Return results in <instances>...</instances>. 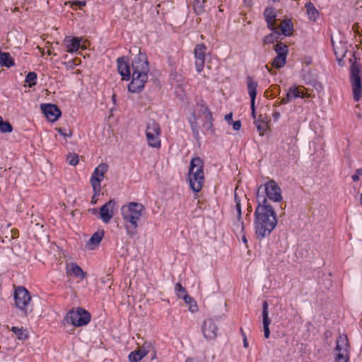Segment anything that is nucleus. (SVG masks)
<instances>
[{"mask_svg":"<svg viewBox=\"0 0 362 362\" xmlns=\"http://www.w3.org/2000/svg\"><path fill=\"white\" fill-rule=\"evenodd\" d=\"M115 98H116V95L114 94L112 97V100L115 102Z\"/></svg>","mask_w":362,"mask_h":362,"instance_id":"obj_60","label":"nucleus"},{"mask_svg":"<svg viewBox=\"0 0 362 362\" xmlns=\"http://www.w3.org/2000/svg\"><path fill=\"white\" fill-rule=\"evenodd\" d=\"M151 349V344L146 345L144 344L142 346L139 347L137 350L132 351L129 355V359L130 362H139L144 357H145L147 354L149 352Z\"/></svg>","mask_w":362,"mask_h":362,"instance_id":"obj_19","label":"nucleus"},{"mask_svg":"<svg viewBox=\"0 0 362 362\" xmlns=\"http://www.w3.org/2000/svg\"><path fill=\"white\" fill-rule=\"evenodd\" d=\"M351 86H361V78L360 76V69L357 65L353 64L351 69Z\"/></svg>","mask_w":362,"mask_h":362,"instance_id":"obj_23","label":"nucleus"},{"mask_svg":"<svg viewBox=\"0 0 362 362\" xmlns=\"http://www.w3.org/2000/svg\"><path fill=\"white\" fill-rule=\"evenodd\" d=\"M47 54L48 55H51V54H52V51L50 49H49V50H47Z\"/></svg>","mask_w":362,"mask_h":362,"instance_id":"obj_59","label":"nucleus"},{"mask_svg":"<svg viewBox=\"0 0 362 362\" xmlns=\"http://www.w3.org/2000/svg\"><path fill=\"white\" fill-rule=\"evenodd\" d=\"M265 21L267 23V26L269 29H274L276 27V13L273 8H267L264 12Z\"/></svg>","mask_w":362,"mask_h":362,"instance_id":"obj_21","label":"nucleus"},{"mask_svg":"<svg viewBox=\"0 0 362 362\" xmlns=\"http://www.w3.org/2000/svg\"><path fill=\"white\" fill-rule=\"evenodd\" d=\"M132 79L128 86V90L131 93H139L141 91L148 81V73L149 71L147 57L145 54L139 52L132 62Z\"/></svg>","mask_w":362,"mask_h":362,"instance_id":"obj_2","label":"nucleus"},{"mask_svg":"<svg viewBox=\"0 0 362 362\" xmlns=\"http://www.w3.org/2000/svg\"><path fill=\"white\" fill-rule=\"evenodd\" d=\"M117 62V70L119 74L122 76L123 80H129L131 76V69L128 62L125 57L118 58Z\"/></svg>","mask_w":362,"mask_h":362,"instance_id":"obj_17","label":"nucleus"},{"mask_svg":"<svg viewBox=\"0 0 362 362\" xmlns=\"http://www.w3.org/2000/svg\"><path fill=\"white\" fill-rule=\"evenodd\" d=\"M334 362H349V356L337 354L334 358Z\"/></svg>","mask_w":362,"mask_h":362,"instance_id":"obj_43","label":"nucleus"},{"mask_svg":"<svg viewBox=\"0 0 362 362\" xmlns=\"http://www.w3.org/2000/svg\"><path fill=\"white\" fill-rule=\"evenodd\" d=\"M358 27V24H354V26H353V29L356 30L357 32H358V30H357V28Z\"/></svg>","mask_w":362,"mask_h":362,"instance_id":"obj_57","label":"nucleus"},{"mask_svg":"<svg viewBox=\"0 0 362 362\" xmlns=\"http://www.w3.org/2000/svg\"><path fill=\"white\" fill-rule=\"evenodd\" d=\"M257 130L259 133L260 136H263L264 133L266 132L267 129V124H259L257 125Z\"/></svg>","mask_w":362,"mask_h":362,"instance_id":"obj_44","label":"nucleus"},{"mask_svg":"<svg viewBox=\"0 0 362 362\" xmlns=\"http://www.w3.org/2000/svg\"><path fill=\"white\" fill-rule=\"evenodd\" d=\"M13 131V127L8 122H4L0 116V132L1 133H10Z\"/></svg>","mask_w":362,"mask_h":362,"instance_id":"obj_36","label":"nucleus"},{"mask_svg":"<svg viewBox=\"0 0 362 362\" xmlns=\"http://www.w3.org/2000/svg\"><path fill=\"white\" fill-rule=\"evenodd\" d=\"M175 289L177 292V296L178 298H182L183 296H185V294H187L185 288H184L180 283L175 284Z\"/></svg>","mask_w":362,"mask_h":362,"instance_id":"obj_40","label":"nucleus"},{"mask_svg":"<svg viewBox=\"0 0 362 362\" xmlns=\"http://www.w3.org/2000/svg\"><path fill=\"white\" fill-rule=\"evenodd\" d=\"M310 95L305 91L303 86L291 87L288 90L286 97L281 98V103H288L292 100L298 98H309Z\"/></svg>","mask_w":362,"mask_h":362,"instance_id":"obj_12","label":"nucleus"},{"mask_svg":"<svg viewBox=\"0 0 362 362\" xmlns=\"http://www.w3.org/2000/svg\"><path fill=\"white\" fill-rule=\"evenodd\" d=\"M245 230L244 223L241 218H237V221L234 223L233 230L237 235L243 233Z\"/></svg>","mask_w":362,"mask_h":362,"instance_id":"obj_37","label":"nucleus"},{"mask_svg":"<svg viewBox=\"0 0 362 362\" xmlns=\"http://www.w3.org/2000/svg\"><path fill=\"white\" fill-rule=\"evenodd\" d=\"M279 28V31L281 30V33L285 36H291L293 32V23L291 20H284L279 26H276Z\"/></svg>","mask_w":362,"mask_h":362,"instance_id":"obj_24","label":"nucleus"},{"mask_svg":"<svg viewBox=\"0 0 362 362\" xmlns=\"http://www.w3.org/2000/svg\"><path fill=\"white\" fill-rule=\"evenodd\" d=\"M285 104H286V103H281V101H276L274 105L275 107H278V106H279V105H285Z\"/></svg>","mask_w":362,"mask_h":362,"instance_id":"obj_53","label":"nucleus"},{"mask_svg":"<svg viewBox=\"0 0 362 362\" xmlns=\"http://www.w3.org/2000/svg\"><path fill=\"white\" fill-rule=\"evenodd\" d=\"M335 350L337 351V354L349 356V343L346 335L340 334L339 336Z\"/></svg>","mask_w":362,"mask_h":362,"instance_id":"obj_16","label":"nucleus"},{"mask_svg":"<svg viewBox=\"0 0 362 362\" xmlns=\"http://www.w3.org/2000/svg\"><path fill=\"white\" fill-rule=\"evenodd\" d=\"M247 84L248 93L250 97V99L255 100L256 95H257V88L258 86L257 83L254 81L251 76H247Z\"/></svg>","mask_w":362,"mask_h":362,"instance_id":"obj_25","label":"nucleus"},{"mask_svg":"<svg viewBox=\"0 0 362 362\" xmlns=\"http://www.w3.org/2000/svg\"><path fill=\"white\" fill-rule=\"evenodd\" d=\"M115 206V201L111 199L101 206L100 209L99 216L104 223H109L110 221L113 217Z\"/></svg>","mask_w":362,"mask_h":362,"instance_id":"obj_14","label":"nucleus"},{"mask_svg":"<svg viewBox=\"0 0 362 362\" xmlns=\"http://www.w3.org/2000/svg\"><path fill=\"white\" fill-rule=\"evenodd\" d=\"M335 54L337 56L338 55V52L337 51H335Z\"/></svg>","mask_w":362,"mask_h":362,"instance_id":"obj_64","label":"nucleus"},{"mask_svg":"<svg viewBox=\"0 0 362 362\" xmlns=\"http://www.w3.org/2000/svg\"><path fill=\"white\" fill-rule=\"evenodd\" d=\"M273 115V117L274 118L275 120H278L279 118H280V113L277 111H274L272 114Z\"/></svg>","mask_w":362,"mask_h":362,"instance_id":"obj_48","label":"nucleus"},{"mask_svg":"<svg viewBox=\"0 0 362 362\" xmlns=\"http://www.w3.org/2000/svg\"><path fill=\"white\" fill-rule=\"evenodd\" d=\"M66 160L69 165L75 166L78 163V156L76 153H69L66 156Z\"/></svg>","mask_w":362,"mask_h":362,"instance_id":"obj_39","label":"nucleus"},{"mask_svg":"<svg viewBox=\"0 0 362 362\" xmlns=\"http://www.w3.org/2000/svg\"><path fill=\"white\" fill-rule=\"evenodd\" d=\"M240 332H241V334H242V337H243V339H247L246 334H245V333L244 332V331H243V329L242 328H240Z\"/></svg>","mask_w":362,"mask_h":362,"instance_id":"obj_54","label":"nucleus"},{"mask_svg":"<svg viewBox=\"0 0 362 362\" xmlns=\"http://www.w3.org/2000/svg\"><path fill=\"white\" fill-rule=\"evenodd\" d=\"M90 314L83 308H78L76 310H70L64 319L67 323L75 327L87 325L90 320Z\"/></svg>","mask_w":362,"mask_h":362,"instance_id":"obj_6","label":"nucleus"},{"mask_svg":"<svg viewBox=\"0 0 362 362\" xmlns=\"http://www.w3.org/2000/svg\"><path fill=\"white\" fill-rule=\"evenodd\" d=\"M56 130L64 138H69L73 135V131L70 129L56 128Z\"/></svg>","mask_w":362,"mask_h":362,"instance_id":"obj_42","label":"nucleus"},{"mask_svg":"<svg viewBox=\"0 0 362 362\" xmlns=\"http://www.w3.org/2000/svg\"><path fill=\"white\" fill-rule=\"evenodd\" d=\"M100 190L101 189H99L98 192L96 193L95 191H93V195L92 197V199H91V203L92 204H95L96 202H97V199H98V197H99L100 194Z\"/></svg>","mask_w":362,"mask_h":362,"instance_id":"obj_46","label":"nucleus"},{"mask_svg":"<svg viewBox=\"0 0 362 362\" xmlns=\"http://www.w3.org/2000/svg\"><path fill=\"white\" fill-rule=\"evenodd\" d=\"M92 212H93V214H94V213H96V212H97V210H96L95 209H93L92 210Z\"/></svg>","mask_w":362,"mask_h":362,"instance_id":"obj_61","label":"nucleus"},{"mask_svg":"<svg viewBox=\"0 0 362 362\" xmlns=\"http://www.w3.org/2000/svg\"><path fill=\"white\" fill-rule=\"evenodd\" d=\"M241 127L240 121L238 120L233 123V128L234 130H239Z\"/></svg>","mask_w":362,"mask_h":362,"instance_id":"obj_47","label":"nucleus"},{"mask_svg":"<svg viewBox=\"0 0 362 362\" xmlns=\"http://www.w3.org/2000/svg\"><path fill=\"white\" fill-rule=\"evenodd\" d=\"M37 74L35 72H29L25 77V82L28 83V86L31 88L36 84Z\"/></svg>","mask_w":362,"mask_h":362,"instance_id":"obj_38","label":"nucleus"},{"mask_svg":"<svg viewBox=\"0 0 362 362\" xmlns=\"http://www.w3.org/2000/svg\"><path fill=\"white\" fill-rule=\"evenodd\" d=\"M108 170V165L106 163H100L97 166L90 177V182L93 187V191L97 193L99 189H101L100 183L103 180L105 173Z\"/></svg>","mask_w":362,"mask_h":362,"instance_id":"obj_9","label":"nucleus"},{"mask_svg":"<svg viewBox=\"0 0 362 362\" xmlns=\"http://www.w3.org/2000/svg\"><path fill=\"white\" fill-rule=\"evenodd\" d=\"M204 162L199 157L193 158L190 162L188 180L191 189L199 192L204 185Z\"/></svg>","mask_w":362,"mask_h":362,"instance_id":"obj_4","label":"nucleus"},{"mask_svg":"<svg viewBox=\"0 0 362 362\" xmlns=\"http://www.w3.org/2000/svg\"><path fill=\"white\" fill-rule=\"evenodd\" d=\"M286 62V57L277 55L273 60L272 66L277 69L283 67Z\"/></svg>","mask_w":362,"mask_h":362,"instance_id":"obj_35","label":"nucleus"},{"mask_svg":"<svg viewBox=\"0 0 362 362\" xmlns=\"http://www.w3.org/2000/svg\"><path fill=\"white\" fill-rule=\"evenodd\" d=\"M69 44L67 45V52H74L77 51L80 47L81 39L75 37L71 40H69Z\"/></svg>","mask_w":362,"mask_h":362,"instance_id":"obj_28","label":"nucleus"},{"mask_svg":"<svg viewBox=\"0 0 362 362\" xmlns=\"http://www.w3.org/2000/svg\"><path fill=\"white\" fill-rule=\"evenodd\" d=\"M252 206H248V207H247L248 213H250L252 211Z\"/></svg>","mask_w":362,"mask_h":362,"instance_id":"obj_58","label":"nucleus"},{"mask_svg":"<svg viewBox=\"0 0 362 362\" xmlns=\"http://www.w3.org/2000/svg\"><path fill=\"white\" fill-rule=\"evenodd\" d=\"M305 8L307 9L308 14L309 15V18L312 20H315L317 16H318V11L315 8L312 3H307L305 4Z\"/></svg>","mask_w":362,"mask_h":362,"instance_id":"obj_31","label":"nucleus"},{"mask_svg":"<svg viewBox=\"0 0 362 362\" xmlns=\"http://www.w3.org/2000/svg\"><path fill=\"white\" fill-rule=\"evenodd\" d=\"M206 47L204 44H199L195 47L194 53L195 57V67L198 72L203 70L205 63Z\"/></svg>","mask_w":362,"mask_h":362,"instance_id":"obj_13","label":"nucleus"},{"mask_svg":"<svg viewBox=\"0 0 362 362\" xmlns=\"http://www.w3.org/2000/svg\"><path fill=\"white\" fill-rule=\"evenodd\" d=\"M262 186L259 187L257 192L258 206L255 210V228L258 238L262 239L271 233L277 224L276 214L267 199L260 194Z\"/></svg>","mask_w":362,"mask_h":362,"instance_id":"obj_1","label":"nucleus"},{"mask_svg":"<svg viewBox=\"0 0 362 362\" xmlns=\"http://www.w3.org/2000/svg\"><path fill=\"white\" fill-rule=\"evenodd\" d=\"M241 235H242V239H243V242H244L245 243H247V239H246L245 235H244V233H242Z\"/></svg>","mask_w":362,"mask_h":362,"instance_id":"obj_55","label":"nucleus"},{"mask_svg":"<svg viewBox=\"0 0 362 362\" xmlns=\"http://www.w3.org/2000/svg\"><path fill=\"white\" fill-rule=\"evenodd\" d=\"M216 321L214 318H207L203 322L202 332L206 339H214L216 337L218 329Z\"/></svg>","mask_w":362,"mask_h":362,"instance_id":"obj_11","label":"nucleus"},{"mask_svg":"<svg viewBox=\"0 0 362 362\" xmlns=\"http://www.w3.org/2000/svg\"><path fill=\"white\" fill-rule=\"evenodd\" d=\"M206 0H194V10L197 14H202L205 11L204 4Z\"/></svg>","mask_w":362,"mask_h":362,"instance_id":"obj_32","label":"nucleus"},{"mask_svg":"<svg viewBox=\"0 0 362 362\" xmlns=\"http://www.w3.org/2000/svg\"><path fill=\"white\" fill-rule=\"evenodd\" d=\"M264 191L269 199L275 202L282 200L281 189L274 180L268 181L264 186Z\"/></svg>","mask_w":362,"mask_h":362,"instance_id":"obj_10","label":"nucleus"},{"mask_svg":"<svg viewBox=\"0 0 362 362\" xmlns=\"http://www.w3.org/2000/svg\"><path fill=\"white\" fill-rule=\"evenodd\" d=\"M104 235V230H98L93 234L89 240L87 242V243L86 244V247L90 250H95L99 245Z\"/></svg>","mask_w":362,"mask_h":362,"instance_id":"obj_20","label":"nucleus"},{"mask_svg":"<svg viewBox=\"0 0 362 362\" xmlns=\"http://www.w3.org/2000/svg\"><path fill=\"white\" fill-rule=\"evenodd\" d=\"M252 115L253 117L255 118V112H252Z\"/></svg>","mask_w":362,"mask_h":362,"instance_id":"obj_62","label":"nucleus"},{"mask_svg":"<svg viewBox=\"0 0 362 362\" xmlns=\"http://www.w3.org/2000/svg\"><path fill=\"white\" fill-rule=\"evenodd\" d=\"M274 33H270L264 37V44H270L273 43L278 39V36L280 35V32L279 31V28L274 26V29H271Z\"/></svg>","mask_w":362,"mask_h":362,"instance_id":"obj_29","label":"nucleus"},{"mask_svg":"<svg viewBox=\"0 0 362 362\" xmlns=\"http://www.w3.org/2000/svg\"><path fill=\"white\" fill-rule=\"evenodd\" d=\"M243 346L245 348H247L248 346H249V344H248V341H247V339H243Z\"/></svg>","mask_w":362,"mask_h":362,"instance_id":"obj_52","label":"nucleus"},{"mask_svg":"<svg viewBox=\"0 0 362 362\" xmlns=\"http://www.w3.org/2000/svg\"><path fill=\"white\" fill-rule=\"evenodd\" d=\"M195 112H197L198 115H202L204 117L205 122L203 124V128L206 132L211 131L212 129V113L209 111L208 107L204 103H202L197 104L195 112L193 113L194 121L191 122V127L194 136L197 138L199 132L197 123V117H196Z\"/></svg>","mask_w":362,"mask_h":362,"instance_id":"obj_5","label":"nucleus"},{"mask_svg":"<svg viewBox=\"0 0 362 362\" xmlns=\"http://www.w3.org/2000/svg\"><path fill=\"white\" fill-rule=\"evenodd\" d=\"M272 87L274 88H277L278 89V93H280L281 89H280L279 86H273Z\"/></svg>","mask_w":362,"mask_h":362,"instance_id":"obj_56","label":"nucleus"},{"mask_svg":"<svg viewBox=\"0 0 362 362\" xmlns=\"http://www.w3.org/2000/svg\"><path fill=\"white\" fill-rule=\"evenodd\" d=\"M76 5H78L80 7L86 5L85 1H76L74 3Z\"/></svg>","mask_w":362,"mask_h":362,"instance_id":"obj_51","label":"nucleus"},{"mask_svg":"<svg viewBox=\"0 0 362 362\" xmlns=\"http://www.w3.org/2000/svg\"><path fill=\"white\" fill-rule=\"evenodd\" d=\"M40 107L46 117L51 122L57 121L61 116V111L55 105L42 104Z\"/></svg>","mask_w":362,"mask_h":362,"instance_id":"obj_15","label":"nucleus"},{"mask_svg":"<svg viewBox=\"0 0 362 362\" xmlns=\"http://www.w3.org/2000/svg\"><path fill=\"white\" fill-rule=\"evenodd\" d=\"M160 134L161 129L158 123L154 120H150L146 128V136L148 146L159 148L161 146Z\"/></svg>","mask_w":362,"mask_h":362,"instance_id":"obj_7","label":"nucleus"},{"mask_svg":"<svg viewBox=\"0 0 362 362\" xmlns=\"http://www.w3.org/2000/svg\"><path fill=\"white\" fill-rule=\"evenodd\" d=\"M255 100L251 99V110L252 112H255Z\"/></svg>","mask_w":362,"mask_h":362,"instance_id":"obj_50","label":"nucleus"},{"mask_svg":"<svg viewBox=\"0 0 362 362\" xmlns=\"http://www.w3.org/2000/svg\"><path fill=\"white\" fill-rule=\"evenodd\" d=\"M266 68L269 70V71H271V69H269L268 66H266Z\"/></svg>","mask_w":362,"mask_h":362,"instance_id":"obj_63","label":"nucleus"},{"mask_svg":"<svg viewBox=\"0 0 362 362\" xmlns=\"http://www.w3.org/2000/svg\"><path fill=\"white\" fill-rule=\"evenodd\" d=\"M13 64V60L9 53L0 52V65L11 67Z\"/></svg>","mask_w":362,"mask_h":362,"instance_id":"obj_26","label":"nucleus"},{"mask_svg":"<svg viewBox=\"0 0 362 362\" xmlns=\"http://www.w3.org/2000/svg\"><path fill=\"white\" fill-rule=\"evenodd\" d=\"M144 211L145 207L142 204L134 202L122 206L121 214L129 237L132 238L137 233L138 223Z\"/></svg>","mask_w":362,"mask_h":362,"instance_id":"obj_3","label":"nucleus"},{"mask_svg":"<svg viewBox=\"0 0 362 362\" xmlns=\"http://www.w3.org/2000/svg\"><path fill=\"white\" fill-rule=\"evenodd\" d=\"M237 189H238V187H236L235 190L234 200L235 202V210L237 212V218H242L241 199L239 197L238 194H237Z\"/></svg>","mask_w":362,"mask_h":362,"instance_id":"obj_34","label":"nucleus"},{"mask_svg":"<svg viewBox=\"0 0 362 362\" xmlns=\"http://www.w3.org/2000/svg\"><path fill=\"white\" fill-rule=\"evenodd\" d=\"M354 99L356 101H358L361 97L362 93V86H353L352 87Z\"/></svg>","mask_w":362,"mask_h":362,"instance_id":"obj_41","label":"nucleus"},{"mask_svg":"<svg viewBox=\"0 0 362 362\" xmlns=\"http://www.w3.org/2000/svg\"><path fill=\"white\" fill-rule=\"evenodd\" d=\"M15 304L17 308L24 312L25 315L28 314L31 296L30 293L24 287L19 286L16 288L14 292Z\"/></svg>","mask_w":362,"mask_h":362,"instance_id":"obj_8","label":"nucleus"},{"mask_svg":"<svg viewBox=\"0 0 362 362\" xmlns=\"http://www.w3.org/2000/svg\"><path fill=\"white\" fill-rule=\"evenodd\" d=\"M182 299L188 305V309L191 313H194L198 310V306L196 301L188 294H185V296H183Z\"/></svg>","mask_w":362,"mask_h":362,"instance_id":"obj_27","label":"nucleus"},{"mask_svg":"<svg viewBox=\"0 0 362 362\" xmlns=\"http://www.w3.org/2000/svg\"><path fill=\"white\" fill-rule=\"evenodd\" d=\"M274 50L277 55L286 57L288 54V47L282 42H278L274 47Z\"/></svg>","mask_w":362,"mask_h":362,"instance_id":"obj_33","label":"nucleus"},{"mask_svg":"<svg viewBox=\"0 0 362 362\" xmlns=\"http://www.w3.org/2000/svg\"><path fill=\"white\" fill-rule=\"evenodd\" d=\"M11 330L16 334L17 338L20 340H25L28 337V332L26 329H23V328H18L17 327H13Z\"/></svg>","mask_w":362,"mask_h":362,"instance_id":"obj_30","label":"nucleus"},{"mask_svg":"<svg viewBox=\"0 0 362 362\" xmlns=\"http://www.w3.org/2000/svg\"><path fill=\"white\" fill-rule=\"evenodd\" d=\"M232 117H233V114L232 113L227 114L225 116V120H226L228 122L232 121Z\"/></svg>","mask_w":362,"mask_h":362,"instance_id":"obj_49","label":"nucleus"},{"mask_svg":"<svg viewBox=\"0 0 362 362\" xmlns=\"http://www.w3.org/2000/svg\"><path fill=\"white\" fill-rule=\"evenodd\" d=\"M66 273L68 275H74L81 279H84L86 276V273L76 263L71 262L66 265Z\"/></svg>","mask_w":362,"mask_h":362,"instance_id":"obj_22","label":"nucleus"},{"mask_svg":"<svg viewBox=\"0 0 362 362\" xmlns=\"http://www.w3.org/2000/svg\"><path fill=\"white\" fill-rule=\"evenodd\" d=\"M262 323L264 329V336L268 339L270 335L269 326L271 324V320L269 317V305L267 301H264L262 303Z\"/></svg>","mask_w":362,"mask_h":362,"instance_id":"obj_18","label":"nucleus"},{"mask_svg":"<svg viewBox=\"0 0 362 362\" xmlns=\"http://www.w3.org/2000/svg\"><path fill=\"white\" fill-rule=\"evenodd\" d=\"M361 175H362V168H358L356 170V173L352 175L353 180L355 182L358 181Z\"/></svg>","mask_w":362,"mask_h":362,"instance_id":"obj_45","label":"nucleus"}]
</instances>
